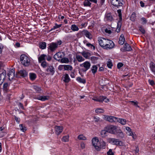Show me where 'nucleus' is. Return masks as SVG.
I'll return each mask as SVG.
<instances>
[{
	"label": "nucleus",
	"mask_w": 155,
	"mask_h": 155,
	"mask_svg": "<svg viewBox=\"0 0 155 155\" xmlns=\"http://www.w3.org/2000/svg\"><path fill=\"white\" fill-rule=\"evenodd\" d=\"M21 63L24 66H28L30 62V59L26 55L23 54L21 55L20 57Z\"/></svg>",
	"instance_id": "1"
},
{
	"label": "nucleus",
	"mask_w": 155,
	"mask_h": 155,
	"mask_svg": "<svg viewBox=\"0 0 155 155\" xmlns=\"http://www.w3.org/2000/svg\"><path fill=\"white\" fill-rule=\"evenodd\" d=\"M106 129L108 133L115 134H116V132L118 129L116 126L109 125L106 127Z\"/></svg>",
	"instance_id": "2"
},
{
	"label": "nucleus",
	"mask_w": 155,
	"mask_h": 155,
	"mask_svg": "<svg viewBox=\"0 0 155 155\" xmlns=\"http://www.w3.org/2000/svg\"><path fill=\"white\" fill-rule=\"evenodd\" d=\"M93 145L95 149L97 151L100 150V147H99V141L98 138L95 137L92 139V140Z\"/></svg>",
	"instance_id": "3"
},
{
	"label": "nucleus",
	"mask_w": 155,
	"mask_h": 155,
	"mask_svg": "<svg viewBox=\"0 0 155 155\" xmlns=\"http://www.w3.org/2000/svg\"><path fill=\"white\" fill-rule=\"evenodd\" d=\"M108 39L101 37L99 38L98 41L100 45L103 48L105 49V46L108 43Z\"/></svg>",
	"instance_id": "4"
},
{
	"label": "nucleus",
	"mask_w": 155,
	"mask_h": 155,
	"mask_svg": "<svg viewBox=\"0 0 155 155\" xmlns=\"http://www.w3.org/2000/svg\"><path fill=\"white\" fill-rule=\"evenodd\" d=\"M103 118L109 122H116L117 120V118L115 117L111 116L104 115L103 116Z\"/></svg>",
	"instance_id": "5"
},
{
	"label": "nucleus",
	"mask_w": 155,
	"mask_h": 155,
	"mask_svg": "<svg viewBox=\"0 0 155 155\" xmlns=\"http://www.w3.org/2000/svg\"><path fill=\"white\" fill-rule=\"evenodd\" d=\"M109 140V142L112 144L120 146H122L123 145V143L121 141H119L116 139L110 138Z\"/></svg>",
	"instance_id": "6"
},
{
	"label": "nucleus",
	"mask_w": 155,
	"mask_h": 155,
	"mask_svg": "<svg viewBox=\"0 0 155 155\" xmlns=\"http://www.w3.org/2000/svg\"><path fill=\"white\" fill-rule=\"evenodd\" d=\"M48 49L51 52L54 51L58 48L57 45L56 43L52 42L48 44Z\"/></svg>",
	"instance_id": "7"
},
{
	"label": "nucleus",
	"mask_w": 155,
	"mask_h": 155,
	"mask_svg": "<svg viewBox=\"0 0 155 155\" xmlns=\"http://www.w3.org/2000/svg\"><path fill=\"white\" fill-rule=\"evenodd\" d=\"M80 66L81 67H84V71H86L90 69L91 66V64L89 62L86 61L82 64H81Z\"/></svg>",
	"instance_id": "8"
},
{
	"label": "nucleus",
	"mask_w": 155,
	"mask_h": 155,
	"mask_svg": "<svg viewBox=\"0 0 155 155\" xmlns=\"http://www.w3.org/2000/svg\"><path fill=\"white\" fill-rule=\"evenodd\" d=\"M45 71L47 72L48 74L53 75L55 72L54 68L52 65L50 64L45 69Z\"/></svg>",
	"instance_id": "9"
},
{
	"label": "nucleus",
	"mask_w": 155,
	"mask_h": 155,
	"mask_svg": "<svg viewBox=\"0 0 155 155\" xmlns=\"http://www.w3.org/2000/svg\"><path fill=\"white\" fill-rule=\"evenodd\" d=\"M111 4L116 7L122 6V0H110Z\"/></svg>",
	"instance_id": "10"
},
{
	"label": "nucleus",
	"mask_w": 155,
	"mask_h": 155,
	"mask_svg": "<svg viewBox=\"0 0 155 155\" xmlns=\"http://www.w3.org/2000/svg\"><path fill=\"white\" fill-rule=\"evenodd\" d=\"M92 100L97 101L100 102H102L104 101L105 102H107L109 101V100L107 99L106 100V97L105 96H100L98 97H94L92 98Z\"/></svg>",
	"instance_id": "11"
},
{
	"label": "nucleus",
	"mask_w": 155,
	"mask_h": 155,
	"mask_svg": "<svg viewBox=\"0 0 155 155\" xmlns=\"http://www.w3.org/2000/svg\"><path fill=\"white\" fill-rule=\"evenodd\" d=\"M27 75V73L24 70H21L16 73V77L17 78H20L21 76L25 77Z\"/></svg>",
	"instance_id": "12"
},
{
	"label": "nucleus",
	"mask_w": 155,
	"mask_h": 155,
	"mask_svg": "<svg viewBox=\"0 0 155 155\" xmlns=\"http://www.w3.org/2000/svg\"><path fill=\"white\" fill-rule=\"evenodd\" d=\"M1 72V73H0V85L3 82L6 75V72L5 70H3L2 71H0Z\"/></svg>",
	"instance_id": "13"
},
{
	"label": "nucleus",
	"mask_w": 155,
	"mask_h": 155,
	"mask_svg": "<svg viewBox=\"0 0 155 155\" xmlns=\"http://www.w3.org/2000/svg\"><path fill=\"white\" fill-rule=\"evenodd\" d=\"M15 70L14 69H12L9 71L8 73V76L9 79L10 81H11L14 78L15 76Z\"/></svg>",
	"instance_id": "14"
},
{
	"label": "nucleus",
	"mask_w": 155,
	"mask_h": 155,
	"mask_svg": "<svg viewBox=\"0 0 155 155\" xmlns=\"http://www.w3.org/2000/svg\"><path fill=\"white\" fill-rule=\"evenodd\" d=\"M107 42L108 43H107V45L105 47V49H110L114 48V44L112 41L108 39Z\"/></svg>",
	"instance_id": "15"
},
{
	"label": "nucleus",
	"mask_w": 155,
	"mask_h": 155,
	"mask_svg": "<svg viewBox=\"0 0 155 155\" xmlns=\"http://www.w3.org/2000/svg\"><path fill=\"white\" fill-rule=\"evenodd\" d=\"M115 134L117 136V137L119 138H122L124 136V134L120 129H117Z\"/></svg>",
	"instance_id": "16"
},
{
	"label": "nucleus",
	"mask_w": 155,
	"mask_h": 155,
	"mask_svg": "<svg viewBox=\"0 0 155 155\" xmlns=\"http://www.w3.org/2000/svg\"><path fill=\"white\" fill-rule=\"evenodd\" d=\"M82 33L83 35H85V36L88 38L90 39H92V36L91 34L87 30H84L82 31Z\"/></svg>",
	"instance_id": "17"
},
{
	"label": "nucleus",
	"mask_w": 155,
	"mask_h": 155,
	"mask_svg": "<svg viewBox=\"0 0 155 155\" xmlns=\"http://www.w3.org/2000/svg\"><path fill=\"white\" fill-rule=\"evenodd\" d=\"M55 129L56 134L58 135L62 132L63 128L62 126H56L55 127Z\"/></svg>",
	"instance_id": "18"
},
{
	"label": "nucleus",
	"mask_w": 155,
	"mask_h": 155,
	"mask_svg": "<svg viewBox=\"0 0 155 155\" xmlns=\"http://www.w3.org/2000/svg\"><path fill=\"white\" fill-rule=\"evenodd\" d=\"M81 54L83 57L87 59H89L91 55L90 51H83L81 53Z\"/></svg>",
	"instance_id": "19"
},
{
	"label": "nucleus",
	"mask_w": 155,
	"mask_h": 155,
	"mask_svg": "<svg viewBox=\"0 0 155 155\" xmlns=\"http://www.w3.org/2000/svg\"><path fill=\"white\" fill-rule=\"evenodd\" d=\"M62 56L61 53L58 52L54 55V58L55 59L59 61L61 59Z\"/></svg>",
	"instance_id": "20"
},
{
	"label": "nucleus",
	"mask_w": 155,
	"mask_h": 155,
	"mask_svg": "<svg viewBox=\"0 0 155 155\" xmlns=\"http://www.w3.org/2000/svg\"><path fill=\"white\" fill-rule=\"evenodd\" d=\"M46 55L43 54L39 56L38 58V61L39 63H41L43 61H45Z\"/></svg>",
	"instance_id": "21"
},
{
	"label": "nucleus",
	"mask_w": 155,
	"mask_h": 155,
	"mask_svg": "<svg viewBox=\"0 0 155 155\" xmlns=\"http://www.w3.org/2000/svg\"><path fill=\"white\" fill-rule=\"evenodd\" d=\"M104 20L105 21H111L113 20V18L110 13H107L105 15Z\"/></svg>",
	"instance_id": "22"
},
{
	"label": "nucleus",
	"mask_w": 155,
	"mask_h": 155,
	"mask_svg": "<svg viewBox=\"0 0 155 155\" xmlns=\"http://www.w3.org/2000/svg\"><path fill=\"white\" fill-rule=\"evenodd\" d=\"M150 68L153 73L155 75V64L153 62H151L150 64Z\"/></svg>",
	"instance_id": "23"
},
{
	"label": "nucleus",
	"mask_w": 155,
	"mask_h": 155,
	"mask_svg": "<svg viewBox=\"0 0 155 155\" xmlns=\"http://www.w3.org/2000/svg\"><path fill=\"white\" fill-rule=\"evenodd\" d=\"M63 78H64L63 81L65 83H68L70 81V79L68 74L64 75Z\"/></svg>",
	"instance_id": "24"
},
{
	"label": "nucleus",
	"mask_w": 155,
	"mask_h": 155,
	"mask_svg": "<svg viewBox=\"0 0 155 155\" xmlns=\"http://www.w3.org/2000/svg\"><path fill=\"white\" fill-rule=\"evenodd\" d=\"M106 145V143L103 140H100L99 142V147H100V150L101 148H105Z\"/></svg>",
	"instance_id": "25"
},
{
	"label": "nucleus",
	"mask_w": 155,
	"mask_h": 155,
	"mask_svg": "<svg viewBox=\"0 0 155 155\" xmlns=\"http://www.w3.org/2000/svg\"><path fill=\"white\" fill-rule=\"evenodd\" d=\"M124 50L125 51H130L132 50L130 47L127 43H125L124 45Z\"/></svg>",
	"instance_id": "26"
},
{
	"label": "nucleus",
	"mask_w": 155,
	"mask_h": 155,
	"mask_svg": "<svg viewBox=\"0 0 155 155\" xmlns=\"http://www.w3.org/2000/svg\"><path fill=\"white\" fill-rule=\"evenodd\" d=\"M49 98L48 96H40L37 98V99L38 100L41 101H45L48 100Z\"/></svg>",
	"instance_id": "27"
},
{
	"label": "nucleus",
	"mask_w": 155,
	"mask_h": 155,
	"mask_svg": "<svg viewBox=\"0 0 155 155\" xmlns=\"http://www.w3.org/2000/svg\"><path fill=\"white\" fill-rule=\"evenodd\" d=\"M125 40V38L123 35H121L119 38V43L121 45L124 44Z\"/></svg>",
	"instance_id": "28"
},
{
	"label": "nucleus",
	"mask_w": 155,
	"mask_h": 155,
	"mask_svg": "<svg viewBox=\"0 0 155 155\" xmlns=\"http://www.w3.org/2000/svg\"><path fill=\"white\" fill-rule=\"evenodd\" d=\"M39 48L42 49H44L46 48V44L45 42H41L39 43Z\"/></svg>",
	"instance_id": "29"
},
{
	"label": "nucleus",
	"mask_w": 155,
	"mask_h": 155,
	"mask_svg": "<svg viewBox=\"0 0 155 155\" xmlns=\"http://www.w3.org/2000/svg\"><path fill=\"white\" fill-rule=\"evenodd\" d=\"M76 58L79 62H81L84 60V58L81 56L76 54Z\"/></svg>",
	"instance_id": "30"
},
{
	"label": "nucleus",
	"mask_w": 155,
	"mask_h": 155,
	"mask_svg": "<svg viewBox=\"0 0 155 155\" xmlns=\"http://www.w3.org/2000/svg\"><path fill=\"white\" fill-rule=\"evenodd\" d=\"M50 65L48 63H47L46 61H43L41 63V65L43 68L45 69L48 67Z\"/></svg>",
	"instance_id": "31"
},
{
	"label": "nucleus",
	"mask_w": 155,
	"mask_h": 155,
	"mask_svg": "<svg viewBox=\"0 0 155 155\" xmlns=\"http://www.w3.org/2000/svg\"><path fill=\"white\" fill-rule=\"evenodd\" d=\"M117 121L120 123L122 125H124L126 124V120L124 119L119 118H117Z\"/></svg>",
	"instance_id": "32"
},
{
	"label": "nucleus",
	"mask_w": 155,
	"mask_h": 155,
	"mask_svg": "<svg viewBox=\"0 0 155 155\" xmlns=\"http://www.w3.org/2000/svg\"><path fill=\"white\" fill-rule=\"evenodd\" d=\"M71 28L74 31H77L79 29L78 27L75 24L72 25L71 27Z\"/></svg>",
	"instance_id": "33"
},
{
	"label": "nucleus",
	"mask_w": 155,
	"mask_h": 155,
	"mask_svg": "<svg viewBox=\"0 0 155 155\" xmlns=\"http://www.w3.org/2000/svg\"><path fill=\"white\" fill-rule=\"evenodd\" d=\"M107 130H102L101 132V135L102 137H106L107 134Z\"/></svg>",
	"instance_id": "34"
},
{
	"label": "nucleus",
	"mask_w": 155,
	"mask_h": 155,
	"mask_svg": "<svg viewBox=\"0 0 155 155\" xmlns=\"http://www.w3.org/2000/svg\"><path fill=\"white\" fill-rule=\"evenodd\" d=\"M97 67L96 65H94L91 67V70L94 74L97 72Z\"/></svg>",
	"instance_id": "35"
},
{
	"label": "nucleus",
	"mask_w": 155,
	"mask_h": 155,
	"mask_svg": "<svg viewBox=\"0 0 155 155\" xmlns=\"http://www.w3.org/2000/svg\"><path fill=\"white\" fill-rule=\"evenodd\" d=\"M98 58L95 56H92L91 57L90 59L92 62L94 64L97 63Z\"/></svg>",
	"instance_id": "36"
},
{
	"label": "nucleus",
	"mask_w": 155,
	"mask_h": 155,
	"mask_svg": "<svg viewBox=\"0 0 155 155\" xmlns=\"http://www.w3.org/2000/svg\"><path fill=\"white\" fill-rule=\"evenodd\" d=\"M60 62L62 63H68L69 62L68 59L67 58H63L60 60Z\"/></svg>",
	"instance_id": "37"
},
{
	"label": "nucleus",
	"mask_w": 155,
	"mask_h": 155,
	"mask_svg": "<svg viewBox=\"0 0 155 155\" xmlns=\"http://www.w3.org/2000/svg\"><path fill=\"white\" fill-rule=\"evenodd\" d=\"M73 68L71 65H64V70L65 71H72Z\"/></svg>",
	"instance_id": "38"
},
{
	"label": "nucleus",
	"mask_w": 155,
	"mask_h": 155,
	"mask_svg": "<svg viewBox=\"0 0 155 155\" xmlns=\"http://www.w3.org/2000/svg\"><path fill=\"white\" fill-rule=\"evenodd\" d=\"M29 76L30 79L32 81L34 80L36 78V74L33 73H30Z\"/></svg>",
	"instance_id": "39"
},
{
	"label": "nucleus",
	"mask_w": 155,
	"mask_h": 155,
	"mask_svg": "<svg viewBox=\"0 0 155 155\" xmlns=\"http://www.w3.org/2000/svg\"><path fill=\"white\" fill-rule=\"evenodd\" d=\"M121 25V22L120 21H118L117 23V27L116 30L117 32H119L120 31Z\"/></svg>",
	"instance_id": "40"
},
{
	"label": "nucleus",
	"mask_w": 155,
	"mask_h": 155,
	"mask_svg": "<svg viewBox=\"0 0 155 155\" xmlns=\"http://www.w3.org/2000/svg\"><path fill=\"white\" fill-rule=\"evenodd\" d=\"M91 3L89 0H85L84 2V5L85 6L91 7Z\"/></svg>",
	"instance_id": "41"
},
{
	"label": "nucleus",
	"mask_w": 155,
	"mask_h": 155,
	"mask_svg": "<svg viewBox=\"0 0 155 155\" xmlns=\"http://www.w3.org/2000/svg\"><path fill=\"white\" fill-rule=\"evenodd\" d=\"M76 80L78 82L80 83L85 84L86 83V81L84 79L81 78L80 77H78Z\"/></svg>",
	"instance_id": "42"
},
{
	"label": "nucleus",
	"mask_w": 155,
	"mask_h": 155,
	"mask_svg": "<svg viewBox=\"0 0 155 155\" xmlns=\"http://www.w3.org/2000/svg\"><path fill=\"white\" fill-rule=\"evenodd\" d=\"M9 85V84L8 83H4L3 85V88L4 91H6L8 89V87Z\"/></svg>",
	"instance_id": "43"
},
{
	"label": "nucleus",
	"mask_w": 155,
	"mask_h": 155,
	"mask_svg": "<svg viewBox=\"0 0 155 155\" xmlns=\"http://www.w3.org/2000/svg\"><path fill=\"white\" fill-rule=\"evenodd\" d=\"M62 25L61 24L60 25H58L57 23L55 24V25L54 26L53 28H52L50 30V31H52L53 30H55L56 29L59 28L61 27Z\"/></svg>",
	"instance_id": "44"
},
{
	"label": "nucleus",
	"mask_w": 155,
	"mask_h": 155,
	"mask_svg": "<svg viewBox=\"0 0 155 155\" xmlns=\"http://www.w3.org/2000/svg\"><path fill=\"white\" fill-rule=\"evenodd\" d=\"M95 112L97 114L103 113L104 112V110L101 108L96 109L95 110Z\"/></svg>",
	"instance_id": "45"
},
{
	"label": "nucleus",
	"mask_w": 155,
	"mask_h": 155,
	"mask_svg": "<svg viewBox=\"0 0 155 155\" xmlns=\"http://www.w3.org/2000/svg\"><path fill=\"white\" fill-rule=\"evenodd\" d=\"M107 62V65L108 67L110 68H111L113 66V64L111 60L110 59H108Z\"/></svg>",
	"instance_id": "46"
},
{
	"label": "nucleus",
	"mask_w": 155,
	"mask_h": 155,
	"mask_svg": "<svg viewBox=\"0 0 155 155\" xmlns=\"http://www.w3.org/2000/svg\"><path fill=\"white\" fill-rule=\"evenodd\" d=\"M69 136H65L63 137L61 139L62 141L64 142H67L69 140Z\"/></svg>",
	"instance_id": "47"
},
{
	"label": "nucleus",
	"mask_w": 155,
	"mask_h": 155,
	"mask_svg": "<svg viewBox=\"0 0 155 155\" xmlns=\"http://www.w3.org/2000/svg\"><path fill=\"white\" fill-rule=\"evenodd\" d=\"M19 128L20 130L23 132H25L26 130V127L23 126L22 124L19 125Z\"/></svg>",
	"instance_id": "48"
},
{
	"label": "nucleus",
	"mask_w": 155,
	"mask_h": 155,
	"mask_svg": "<svg viewBox=\"0 0 155 155\" xmlns=\"http://www.w3.org/2000/svg\"><path fill=\"white\" fill-rule=\"evenodd\" d=\"M117 12L118 14V16L119 17V20L118 21H120L121 22V21L122 20V18L121 16V10L120 9L118 10L117 11Z\"/></svg>",
	"instance_id": "49"
},
{
	"label": "nucleus",
	"mask_w": 155,
	"mask_h": 155,
	"mask_svg": "<svg viewBox=\"0 0 155 155\" xmlns=\"http://www.w3.org/2000/svg\"><path fill=\"white\" fill-rule=\"evenodd\" d=\"M78 139L80 140H85L86 139V138L83 135H80L78 136Z\"/></svg>",
	"instance_id": "50"
},
{
	"label": "nucleus",
	"mask_w": 155,
	"mask_h": 155,
	"mask_svg": "<svg viewBox=\"0 0 155 155\" xmlns=\"http://www.w3.org/2000/svg\"><path fill=\"white\" fill-rule=\"evenodd\" d=\"M33 88L37 92H39L41 91V88L36 85L33 86Z\"/></svg>",
	"instance_id": "51"
},
{
	"label": "nucleus",
	"mask_w": 155,
	"mask_h": 155,
	"mask_svg": "<svg viewBox=\"0 0 155 155\" xmlns=\"http://www.w3.org/2000/svg\"><path fill=\"white\" fill-rule=\"evenodd\" d=\"M136 17V16L135 13L134 12L133 13L130 17L131 20L133 21H135Z\"/></svg>",
	"instance_id": "52"
},
{
	"label": "nucleus",
	"mask_w": 155,
	"mask_h": 155,
	"mask_svg": "<svg viewBox=\"0 0 155 155\" xmlns=\"http://www.w3.org/2000/svg\"><path fill=\"white\" fill-rule=\"evenodd\" d=\"M88 47H90L91 49L94 50L95 49V47L93 45L89 43L87 46Z\"/></svg>",
	"instance_id": "53"
},
{
	"label": "nucleus",
	"mask_w": 155,
	"mask_h": 155,
	"mask_svg": "<svg viewBox=\"0 0 155 155\" xmlns=\"http://www.w3.org/2000/svg\"><path fill=\"white\" fill-rule=\"evenodd\" d=\"M63 69H64V65H60L58 67V69L60 71H61Z\"/></svg>",
	"instance_id": "54"
},
{
	"label": "nucleus",
	"mask_w": 155,
	"mask_h": 155,
	"mask_svg": "<svg viewBox=\"0 0 155 155\" xmlns=\"http://www.w3.org/2000/svg\"><path fill=\"white\" fill-rule=\"evenodd\" d=\"M141 20L142 22V23L143 24H146L147 23V21L146 19L144 18H142L141 19Z\"/></svg>",
	"instance_id": "55"
},
{
	"label": "nucleus",
	"mask_w": 155,
	"mask_h": 155,
	"mask_svg": "<svg viewBox=\"0 0 155 155\" xmlns=\"http://www.w3.org/2000/svg\"><path fill=\"white\" fill-rule=\"evenodd\" d=\"M107 153L108 155H114V153L112 152L111 149H110L109 151L107 152Z\"/></svg>",
	"instance_id": "56"
},
{
	"label": "nucleus",
	"mask_w": 155,
	"mask_h": 155,
	"mask_svg": "<svg viewBox=\"0 0 155 155\" xmlns=\"http://www.w3.org/2000/svg\"><path fill=\"white\" fill-rule=\"evenodd\" d=\"M139 30L143 34H144L145 32L144 29L141 27H139Z\"/></svg>",
	"instance_id": "57"
},
{
	"label": "nucleus",
	"mask_w": 155,
	"mask_h": 155,
	"mask_svg": "<svg viewBox=\"0 0 155 155\" xmlns=\"http://www.w3.org/2000/svg\"><path fill=\"white\" fill-rule=\"evenodd\" d=\"M93 120L95 122H98L100 120V118L98 117H93Z\"/></svg>",
	"instance_id": "58"
},
{
	"label": "nucleus",
	"mask_w": 155,
	"mask_h": 155,
	"mask_svg": "<svg viewBox=\"0 0 155 155\" xmlns=\"http://www.w3.org/2000/svg\"><path fill=\"white\" fill-rule=\"evenodd\" d=\"M130 102L134 105H135L138 107H140L137 105L138 103L137 101H131Z\"/></svg>",
	"instance_id": "59"
},
{
	"label": "nucleus",
	"mask_w": 155,
	"mask_h": 155,
	"mask_svg": "<svg viewBox=\"0 0 155 155\" xmlns=\"http://www.w3.org/2000/svg\"><path fill=\"white\" fill-rule=\"evenodd\" d=\"M46 59L48 61H50L51 59V57L50 55H46Z\"/></svg>",
	"instance_id": "60"
},
{
	"label": "nucleus",
	"mask_w": 155,
	"mask_h": 155,
	"mask_svg": "<svg viewBox=\"0 0 155 155\" xmlns=\"http://www.w3.org/2000/svg\"><path fill=\"white\" fill-rule=\"evenodd\" d=\"M70 75L71 78H74L75 77V74L74 72L71 71V72Z\"/></svg>",
	"instance_id": "61"
},
{
	"label": "nucleus",
	"mask_w": 155,
	"mask_h": 155,
	"mask_svg": "<svg viewBox=\"0 0 155 155\" xmlns=\"http://www.w3.org/2000/svg\"><path fill=\"white\" fill-rule=\"evenodd\" d=\"M123 65V64L121 63H119L117 64V67L118 68H120Z\"/></svg>",
	"instance_id": "62"
},
{
	"label": "nucleus",
	"mask_w": 155,
	"mask_h": 155,
	"mask_svg": "<svg viewBox=\"0 0 155 155\" xmlns=\"http://www.w3.org/2000/svg\"><path fill=\"white\" fill-rule=\"evenodd\" d=\"M148 82H149V83L151 85H153L154 84V81L153 80H149Z\"/></svg>",
	"instance_id": "63"
},
{
	"label": "nucleus",
	"mask_w": 155,
	"mask_h": 155,
	"mask_svg": "<svg viewBox=\"0 0 155 155\" xmlns=\"http://www.w3.org/2000/svg\"><path fill=\"white\" fill-rule=\"evenodd\" d=\"M18 106L21 109H24V107L22 104L20 103L18 104Z\"/></svg>",
	"instance_id": "64"
}]
</instances>
